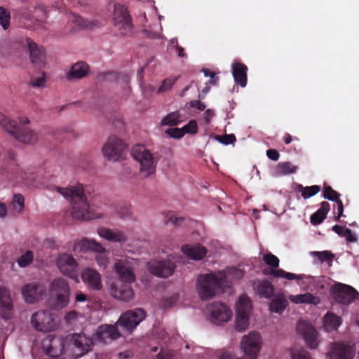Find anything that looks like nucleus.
<instances>
[{"mask_svg":"<svg viewBox=\"0 0 359 359\" xmlns=\"http://www.w3.org/2000/svg\"><path fill=\"white\" fill-rule=\"evenodd\" d=\"M228 275H233L237 279L243 276L242 270L236 268L228 269L226 271H219L217 274H201L197 278V290L202 300H208L212 298L222 288L227 286Z\"/></svg>","mask_w":359,"mask_h":359,"instance_id":"1","label":"nucleus"},{"mask_svg":"<svg viewBox=\"0 0 359 359\" xmlns=\"http://www.w3.org/2000/svg\"><path fill=\"white\" fill-rule=\"evenodd\" d=\"M54 189L70 202V213L73 218L81 220H90L99 217L98 215L90 211V205L87 202L83 187L81 184L67 187L56 186Z\"/></svg>","mask_w":359,"mask_h":359,"instance_id":"2","label":"nucleus"},{"mask_svg":"<svg viewBox=\"0 0 359 359\" xmlns=\"http://www.w3.org/2000/svg\"><path fill=\"white\" fill-rule=\"evenodd\" d=\"M0 125L17 141L33 146L39 141V134L27 126H19L15 120L0 112Z\"/></svg>","mask_w":359,"mask_h":359,"instance_id":"3","label":"nucleus"},{"mask_svg":"<svg viewBox=\"0 0 359 359\" xmlns=\"http://www.w3.org/2000/svg\"><path fill=\"white\" fill-rule=\"evenodd\" d=\"M131 155L133 158L140 163V171L148 177L156 172V165L160 159V156L151 154L143 145H135L132 148Z\"/></svg>","mask_w":359,"mask_h":359,"instance_id":"4","label":"nucleus"},{"mask_svg":"<svg viewBox=\"0 0 359 359\" xmlns=\"http://www.w3.org/2000/svg\"><path fill=\"white\" fill-rule=\"evenodd\" d=\"M53 307L56 309H62L69 303L71 288L67 280L62 278L53 280L49 286Z\"/></svg>","mask_w":359,"mask_h":359,"instance_id":"5","label":"nucleus"},{"mask_svg":"<svg viewBox=\"0 0 359 359\" xmlns=\"http://www.w3.org/2000/svg\"><path fill=\"white\" fill-rule=\"evenodd\" d=\"M262 259L266 265L271 267L269 269H265L263 270V274L265 276H270L273 278H283L289 280L313 278L311 276H307L304 274H295L287 272L281 269H277L279 266L280 260L278 257L273 255L271 252L264 254L262 257Z\"/></svg>","mask_w":359,"mask_h":359,"instance_id":"6","label":"nucleus"},{"mask_svg":"<svg viewBox=\"0 0 359 359\" xmlns=\"http://www.w3.org/2000/svg\"><path fill=\"white\" fill-rule=\"evenodd\" d=\"M112 20L114 27L117 28L121 35H128L132 32L131 17L128 8L121 4H114Z\"/></svg>","mask_w":359,"mask_h":359,"instance_id":"7","label":"nucleus"},{"mask_svg":"<svg viewBox=\"0 0 359 359\" xmlns=\"http://www.w3.org/2000/svg\"><path fill=\"white\" fill-rule=\"evenodd\" d=\"M31 324L35 330L44 332H51L57 326L54 315L44 310L38 311L32 316Z\"/></svg>","mask_w":359,"mask_h":359,"instance_id":"8","label":"nucleus"},{"mask_svg":"<svg viewBox=\"0 0 359 359\" xmlns=\"http://www.w3.org/2000/svg\"><path fill=\"white\" fill-rule=\"evenodd\" d=\"M262 344V339L257 332H250L243 337L241 346L248 359H257Z\"/></svg>","mask_w":359,"mask_h":359,"instance_id":"9","label":"nucleus"},{"mask_svg":"<svg viewBox=\"0 0 359 359\" xmlns=\"http://www.w3.org/2000/svg\"><path fill=\"white\" fill-rule=\"evenodd\" d=\"M126 144L116 136H110L102 147L104 156L109 161H118L123 158Z\"/></svg>","mask_w":359,"mask_h":359,"instance_id":"10","label":"nucleus"},{"mask_svg":"<svg viewBox=\"0 0 359 359\" xmlns=\"http://www.w3.org/2000/svg\"><path fill=\"white\" fill-rule=\"evenodd\" d=\"M69 342L75 359L88 353L93 346V339L83 333L73 334L70 337Z\"/></svg>","mask_w":359,"mask_h":359,"instance_id":"11","label":"nucleus"},{"mask_svg":"<svg viewBox=\"0 0 359 359\" xmlns=\"http://www.w3.org/2000/svg\"><path fill=\"white\" fill-rule=\"evenodd\" d=\"M22 44L29 50V59L34 67L37 69L43 68L46 64V54L43 47L29 37H26Z\"/></svg>","mask_w":359,"mask_h":359,"instance_id":"12","label":"nucleus"},{"mask_svg":"<svg viewBox=\"0 0 359 359\" xmlns=\"http://www.w3.org/2000/svg\"><path fill=\"white\" fill-rule=\"evenodd\" d=\"M46 293V287L39 282H32L23 285L22 296L27 304H36L43 299Z\"/></svg>","mask_w":359,"mask_h":359,"instance_id":"13","label":"nucleus"},{"mask_svg":"<svg viewBox=\"0 0 359 359\" xmlns=\"http://www.w3.org/2000/svg\"><path fill=\"white\" fill-rule=\"evenodd\" d=\"M149 271L161 278H166L171 276L176 268V259L172 255H168L166 259L161 261H153L148 264Z\"/></svg>","mask_w":359,"mask_h":359,"instance_id":"14","label":"nucleus"},{"mask_svg":"<svg viewBox=\"0 0 359 359\" xmlns=\"http://www.w3.org/2000/svg\"><path fill=\"white\" fill-rule=\"evenodd\" d=\"M146 317V312L142 309L129 310L123 313L119 318L117 324L123 330L132 331Z\"/></svg>","mask_w":359,"mask_h":359,"instance_id":"15","label":"nucleus"},{"mask_svg":"<svg viewBox=\"0 0 359 359\" xmlns=\"http://www.w3.org/2000/svg\"><path fill=\"white\" fill-rule=\"evenodd\" d=\"M331 291L336 302L344 305L350 304L357 296H359V293L355 289L343 283L335 284Z\"/></svg>","mask_w":359,"mask_h":359,"instance_id":"16","label":"nucleus"},{"mask_svg":"<svg viewBox=\"0 0 359 359\" xmlns=\"http://www.w3.org/2000/svg\"><path fill=\"white\" fill-rule=\"evenodd\" d=\"M77 245L82 251L91 250L95 252H98L99 254L95 257L97 264L103 269L107 268L108 259L107 258L106 255L103 254V252H105V249L101 244L94 240L83 238L78 243Z\"/></svg>","mask_w":359,"mask_h":359,"instance_id":"17","label":"nucleus"},{"mask_svg":"<svg viewBox=\"0 0 359 359\" xmlns=\"http://www.w3.org/2000/svg\"><path fill=\"white\" fill-rule=\"evenodd\" d=\"M56 264L60 271L63 275L72 279L77 277L78 263L72 255L67 253L60 255L57 259Z\"/></svg>","mask_w":359,"mask_h":359,"instance_id":"18","label":"nucleus"},{"mask_svg":"<svg viewBox=\"0 0 359 359\" xmlns=\"http://www.w3.org/2000/svg\"><path fill=\"white\" fill-rule=\"evenodd\" d=\"M297 332L302 336L309 348L314 349L318 346V332L311 324L300 320L297 325Z\"/></svg>","mask_w":359,"mask_h":359,"instance_id":"19","label":"nucleus"},{"mask_svg":"<svg viewBox=\"0 0 359 359\" xmlns=\"http://www.w3.org/2000/svg\"><path fill=\"white\" fill-rule=\"evenodd\" d=\"M213 323L219 324L228 322L232 317L231 311L224 304L214 302L208 306Z\"/></svg>","mask_w":359,"mask_h":359,"instance_id":"20","label":"nucleus"},{"mask_svg":"<svg viewBox=\"0 0 359 359\" xmlns=\"http://www.w3.org/2000/svg\"><path fill=\"white\" fill-rule=\"evenodd\" d=\"M81 277L88 287L97 291L102 290V276L97 270L90 267L84 268L81 271Z\"/></svg>","mask_w":359,"mask_h":359,"instance_id":"21","label":"nucleus"},{"mask_svg":"<svg viewBox=\"0 0 359 359\" xmlns=\"http://www.w3.org/2000/svg\"><path fill=\"white\" fill-rule=\"evenodd\" d=\"M114 270L121 280L126 283H132L135 280L132 264L128 259H119L114 264Z\"/></svg>","mask_w":359,"mask_h":359,"instance_id":"22","label":"nucleus"},{"mask_svg":"<svg viewBox=\"0 0 359 359\" xmlns=\"http://www.w3.org/2000/svg\"><path fill=\"white\" fill-rule=\"evenodd\" d=\"M13 313V304L9 290L0 286V316L4 319H10Z\"/></svg>","mask_w":359,"mask_h":359,"instance_id":"23","label":"nucleus"},{"mask_svg":"<svg viewBox=\"0 0 359 359\" xmlns=\"http://www.w3.org/2000/svg\"><path fill=\"white\" fill-rule=\"evenodd\" d=\"M96 335L100 341L104 344H108L118 339L120 337V333L116 325H103L99 327Z\"/></svg>","mask_w":359,"mask_h":359,"instance_id":"24","label":"nucleus"},{"mask_svg":"<svg viewBox=\"0 0 359 359\" xmlns=\"http://www.w3.org/2000/svg\"><path fill=\"white\" fill-rule=\"evenodd\" d=\"M97 233L100 237L111 242L124 243L128 240L126 233L118 229L102 227L98 229Z\"/></svg>","mask_w":359,"mask_h":359,"instance_id":"25","label":"nucleus"},{"mask_svg":"<svg viewBox=\"0 0 359 359\" xmlns=\"http://www.w3.org/2000/svg\"><path fill=\"white\" fill-rule=\"evenodd\" d=\"M182 252L194 260H201L207 254L206 248L201 244L184 245L182 246Z\"/></svg>","mask_w":359,"mask_h":359,"instance_id":"26","label":"nucleus"},{"mask_svg":"<svg viewBox=\"0 0 359 359\" xmlns=\"http://www.w3.org/2000/svg\"><path fill=\"white\" fill-rule=\"evenodd\" d=\"M323 196L324 198L329 201H335L337 204L338 215L335 218L336 221H340V218L345 217L344 215V205L342 201L339 199L340 194L334 190L330 186H325L323 189Z\"/></svg>","mask_w":359,"mask_h":359,"instance_id":"27","label":"nucleus"},{"mask_svg":"<svg viewBox=\"0 0 359 359\" xmlns=\"http://www.w3.org/2000/svg\"><path fill=\"white\" fill-rule=\"evenodd\" d=\"M248 67L241 62H235L232 65V74L236 84L244 88L247 85Z\"/></svg>","mask_w":359,"mask_h":359,"instance_id":"28","label":"nucleus"},{"mask_svg":"<svg viewBox=\"0 0 359 359\" xmlns=\"http://www.w3.org/2000/svg\"><path fill=\"white\" fill-rule=\"evenodd\" d=\"M253 287L259 296L266 299L271 297L274 293L273 285L268 280H255Z\"/></svg>","mask_w":359,"mask_h":359,"instance_id":"29","label":"nucleus"},{"mask_svg":"<svg viewBox=\"0 0 359 359\" xmlns=\"http://www.w3.org/2000/svg\"><path fill=\"white\" fill-rule=\"evenodd\" d=\"M89 71V66L84 62H77L74 64L67 74L68 80L81 79L86 76Z\"/></svg>","mask_w":359,"mask_h":359,"instance_id":"30","label":"nucleus"},{"mask_svg":"<svg viewBox=\"0 0 359 359\" xmlns=\"http://www.w3.org/2000/svg\"><path fill=\"white\" fill-rule=\"evenodd\" d=\"M332 353L336 359H352L353 351L351 346L341 343H335L333 346Z\"/></svg>","mask_w":359,"mask_h":359,"instance_id":"31","label":"nucleus"},{"mask_svg":"<svg viewBox=\"0 0 359 359\" xmlns=\"http://www.w3.org/2000/svg\"><path fill=\"white\" fill-rule=\"evenodd\" d=\"M113 296L121 301L129 302L134 297V292L128 284H122L118 287L112 289Z\"/></svg>","mask_w":359,"mask_h":359,"instance_id":"32","label":"nucleus"},{"mask_svg":"<svg viewBox=\"0 0 359 359\" xmlns=\"http://www.w3.org/2000/svg\"><path fill=\"white\" fill-rule=\"evenodd\" d=\"M330 209V206L329 203L323 201L320 204V208L311 215V223L313 225H318L321 224L326 218Z\"/></svg>","mask_w":359,"mask_h":359,"instance_id":"33","label":"nucleus"},{"mask_svg":"<svg viewBox=\"0 0 359 359\" xmlns=\"http://www.w3.org/2000/svg\"><path fill=\"white\" fill-rule=\"evenodd\" d=\"M251 309V301L248 296L245 294L240 296L238 302L236 304V314L250 316Z\"/></svg>","mask_w":359,"mask_h":359,"instance_id":"34","label":"nucleus"},{"mask_svg":"<svg viewBox=\"0 0 359 359\" xmlns=\"http://www.w3.org/2000/svg\"><path fill=\"white\" fill-rule=\"evenodd\" d=\"M289 299L294 304H317L319 299L311 293L301 294L298 295H290Z\"/></svg>","mask_w":359,"mask_h":359,"instance_id":"35","label":"nucleus"},{"mask_svg":"<svg viewBox=\"0 0 359 359\" xmlns=\"http://www.w3.org/2000/svg\"><path fill=\"white\" fill-rule=\"evenodd\" d=\"M341 323L340 318L334 313H327L324 317V327L327 332L336 330Z\"/></svg>","mask_w":359,"mask_h":359,"instance_id":"36","label":"nucleus"},{"mask_svg":"<svg viewBox=\"0 0 359 359\" xmlns=\"http://www.w3.org/2000/svg\"><path fill=\"white\" fill-rule=\"evenodd\" d=\"M297 169V166L292 165L290 162L279 163L275 168V175L276 176L287 175L294 173Z\"/></svg>","mask_w":359,"mask_h":359,"instance_id":"37","label":"nucleus"},{"mask_svg":"<svg viewBox=\"0 0 359 359\" xmlns=\"http://www.w3.org/2000/svg\"><path fill=\"white\" fill-rule=\"evenodd\" d=\"M310 255L313 257H316L319 263H323L325 262L330 263L332 262L334 255L327 250L325 251H312Z\"/></svg>","mask_w":359,"mask_h":359,"instance_id":"38","label":"nucleus"},{"mask_svg":"<svg viewBox=\"0 0 359 359\" xmlns=\"http://www.w3.org/2000/svg\"><path fill=\"white\" fill-rule=\"evenodd\" d=\"M25 207V198L20 194H15L13 196L11 208L15 212L20 213Z\"/></svg>","mask_w":359,"mask_h":359,"instance_id":"39","label":"nucleus"},{"mask_svg":"<svg viewBox=\"0 0 359 359\" xmlns=\"http://www.w3.org/2000/svg\"><path fill=\"white\" fill-rule=\"evenodd\" d=\"M182 121L181 115L174 111L166 115L161 121L162 126H176Z\"/></svg>","mask_w":359,"mask_h":359,"instance_id":"40","label":"nucleus"},{"mask_svg":"<svg viewBox=\"0 0 359 359\" xmlns=\"http://www.w3.org/2000/svg\"><path fill=\"white\" fill-rule=\"evenodd\" d=\"M249 325V316L236 314L235 326L238 332L245 330Z\"/></svg>","mask_w":359,"mask_h":359,"instance_id":"41","label":"nucleus"},{"mask_svg":"<svg viewBox=\"0 0 359 359\" xmlns=\"http://www.w3.org/2000/svg\"><path fill=\"white\" fill-rule=\"evenodd\" d=\"M10 20V12L5 8L0 6V25L4 30H6L9 27Z\"/></svg>","mask_w":359,"mask_h":359,"instance_id":"42","label":"nucleus"},{"mask_svg":"<svg viewBox=\"0 0 359 359\" xmlns=\"http://www.w3.org/2000/svg\"><path fill=\"white\" fill-rule=\"evenodd\" d=\"M33 252L31 250H28L18 258L17 262L20 267H25L29 265L33 262Z\"/></svg>","mask_w":359,"mask_h":359,"instance_id":"43","label":"nucleus"},{"mask_svg":"<svg viewBox=\"0 0 359 359\" xmlns=\"http://www.w3.org/2000/svg\"><path fill=\"white\" fill-rule=\"evenodd\" d=\"M287 304V302L284 299H273L270 304L271 310L276 313H280L285 310Z\"/></svg>","mask_w":359,"mask_h":359,"instance_id":"44","label":"nucleus"},{"mask_svg":"<svg viewBox=\"0 0 359 359\" xmlns=\"http://www.w3.org/2000/svg\"><path fill=\"white\" fill-rule=\"evenodd\" d=\"M292 359H313L310 353L305 349H293L291 351Z\"/></svg>","mask_w":359,"mask_h":359,"instance_id":"45","label":"nucleus"},{"mask_svg":"<svg viewBox=\"0 0 359 359\" xmlns=\"http://www.w3.org/2000/svg\"><path fill=\"white\" fill-rule=\"evenodd\" d=\"M320 191V187L318 185H313L304 187L302 196L304 199L309 198Z\"/></svg>","mask_w":359,"mask_h":359,"instance_id":"46","label":"nucleus"},{"mask_svg":"<svg viewBox=\"0 0 359 359\" xmlns=\"http://www.w3.org/2000/svg\"><path fill=\"white\" fill-rule=\"evenodd\" d=\"M215 139L223 144L228 145L233 144L236 141L233 134H226L224 135H216Z\"/></svg>","mask_w":359,"mask_h":359,"instance_id":"47","label":"nucleus"},{"mask_svg":"<svg viewBox=\"0 0 359 359\" xmlns=\"http://www.w3.org/2000/svg\"><path fill=\"white\" fill-rule=\"evenodd\" d=\"M165 223L171 222L175 226H178L181 224L182 222L184 220L183 217H177L174 212H169L166 213L165 217Z\"/></svg>","mask_w":359,"mask_h":359,"instance_id":"48","label":"nucleus"},{"mask_svg":"<svg viewBox=\"0 0 359 359\" xmlns=\"http://www.w3.org/2000/svg\"><path fill=\"white\" fill-rule=\"evenodd\" d=\"M177 79V77L167 78V79H164L162 82V84L159 87L158 91L160 93V92H165V91L170 90L172 88V86L175 84Z\"/></svg>","mask_w":359,"mask_h":359,"instance_id":"49","label":"nucleus"},{"mask_svg":"<svg viewBox=\"0 0 359 359\" xmlns=\"http://www.w3.org/2000/svg\"><path fill=\"white\" fill-rule=\"evenodd\" d=\"M182 130L185 134H196L197 133L198 126L195 120H191L189 123L182 127Z\"/></svg>","mask_w":359,"mask_h":359,"instance_id":"50","label":"nucleus"},{"mask_svg":"<svg viewBox=\"0 0 359 359\" xmlns=\"http://www.w3.org/2000/svg\"><path fill=\"white\" fill-rule=\"evenodd\" d=\"M70 19L76 23L78 29L86 28L89 26L88 23L78 15L72 14Z\"/></svg>","mask_w":359,"mask_h":359,"instance_id":"51","label":"nucleus"},{"mask_svg":"<svg viewBox=\"0 0 359 359\" xmlns=\"http://www.w3.org/2000/svg\"><path fill=\"white\" fill-rule=\"evenodd\" d=\"M46 83L45 73H42V76L38 78H32L30 80V84L34 87H43Z\"/></svg>","mask_w":359,"mask_h":359,"instance_id":"52","label":"nucleus"},{"mask_svg":"<svg viewBox=\"0 0 359 359\" xmlns=\"http://www.w3.org/2000/svg\"><path fill=\"white\" fill-rule=\"evenodd\" d=\"M170 137L174 138H182L184 135V132L182 130V128H170L166 132Z\"/></svg>","mask_w":359,"mask_h":359,"instance_id":"53","label":"nucleus"},{"mask_svg":"<svg viewBox=\"0 0 359 359\" xmlns=\"http://www.w3.org/2000/svg\"><path fill=\"white\" fill-rule=\"evenodd\" d=\"M26 177H23V180L25 183L29 187H35V180L36 178V175L34 173H25Z\"/></svg>","mask_w":359,"mask_h":359,"instance_id":"54","label":"nucleus"},{"mask_svg":"<svg viewBox=\"0 0 359 359\" xmlns=\"http://www.w3.org/2000/svg\"><path fill=\"white\" fill-rule=\"evenodd\" d=\"M78 315L79 313L76 311H69L65 314V320L67 323L72 324L76 320Z\"/></svg>","mask_w":359,"mask_h":359,"instance_id":"55","label":"nucleus"},{"mask_svg":"<svg viewBox=\"0 0 359 359\" xmlns=\"http://www.w3.org/2000/svg\"><path fill=\"white\" fill-rule=\"evenodd\" d=\"M344 237H345L346 241L348 243H355L358 241L356 235L353 233L350 229L348 228L346 230H345V234H344Z\"/></svg>","mask_w":359,"mask_h":359,"instance_id":"56","label":"nucleus"},{"mask_svg":"<svg viewBox=\"0 0 359 359\" xmlns=\"http://www.w3.org/2000/svg\"><path fill=\"white\" fill-rule=\"evenodd\" d=\"M266 155L269 158L273 161H278L280 157L278 151L274 149H269L267 150Z\"/></svg>","mask_w":359,"mask_h":359,"instance_id":"57","label":"nucleus"},{"mask_svg":"<svg viewBox=\"0 0 359 359\" xmlns=\"http://www.w3.org/2000/svg\"><path fill=\"white\" fill-rule=\"evenodd\" d=\"M189 104L191 107L200 111H203L205 109V104L200 100H191Z\"/></svg>","mask_w":359,"mask_h":359,"instance_id":"58","label":"nucleus"},{"mask_svg":"<svg viewBox=\"0 0 359 359\" xmlns=\"http://www.w3.org/2000/svg\"><path fill=\"white\" fill-rule=\"evenodd\" d=\"M346 229L347 228L345 226L336 224L332 227V231L337 233L339 236L344 237V234H345V230H346Z\"/></svg>","mask_w":359,"mask_h":359,"instance_id":"59","label":"nucleus"},{"mask_svg":"<svg viewBox=\"0 0 359 359\" xmlns=\"http://www.w3.org/2000/svg\"><path fill=\"white\" fill-rule=\"evenodd\" d=\"M204 116H205V122L206 123H209L210 119L213 117L214 116V111L211 109H207L204 114Z\"/></svg>","mask_w":359,"mask_h":359,"instance_id":"60","label":"nucleus"},{"mask_svg":"<svg viewBox=\"0 0 359 359\" xmlns=\"http://www.w3.org/2000/svg\"><path fill=\"white\" fill-rule=\"evenodd\" d=\"M76 302H83L86 300V295L82 292L78 293L75 297Z\"/></svg>","mask_w":359,"mask_h":359,"instance_id":"61","label":"nucleus"},{"mask_svg":"<svg viewBox=\"0 0 359 359\" xmlns=\"http://www.w3.org/2000/svg\"><path fill=\"white\" fill-rule=\"evenodd\" d=\"M7 212V208L5 204L0 203V217H4Z\"/></svg>","mask_w":359,"mask_h":359,"instance_id":"62","label":"nucleus"},{"mask_svg":"<svg viewBox=\"0 0 359 359\" xmlns=\"http://www.w3.org/2000/svg\"><path fill=\"white\" fill-rule=\"evenodd\" d=\"M18 121L22 125V126H25V125H28L30 123L29 119L25 116L18 117Z\"/></svg>","mask_w":359,"mask_h":359,"instance_id":"63","label":"nucleus"},{"mask_svg":"<svg viewBox=\"0 0 359 359\" xmlns=\"http://www.w3.org/2000/svg\"><path fill=\"white\" fill-rule=\"evenodd\" d=\"M210 89V87L207 86H205L201 91V93L198 95L199 99H203L205 97V95L209 92Z\"/></svg>","mask_w":359,"mask_h":359,"instance_id":"64","label":"nucleus"}]
</instances>
